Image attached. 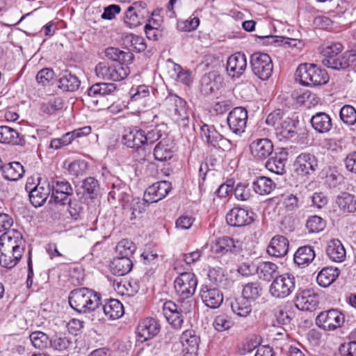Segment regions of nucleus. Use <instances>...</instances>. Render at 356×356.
<instances>
[{"label": "nucleus", "mask_w": 356, "mask_h": 356, "mask_svg": "<svg viewBox=\"0 0 356 356\" xmlns=\"http://www.w3.org/2000/svg\"><path fill=\"white\" fill-rule=\"evenodd\" d=\"M100 294L88 288L82 287L70 292V307L79 313H88L95 310L100 302Z\"/></svg>", "instance_id": "nucleus-1"}, {"label": "nucleus", "mask_w": 356, "mask_h": 356, "mask_svg": "<svg viewBox=\"0 0 356 356\" xmlns=\"http://www.w3.org/2000/svg\"><path fill=\"white\" fill-rule=\"evenodd\" d=\"M296 79L303 86H316L323 85L329 81V76L324 69L314 64L303 63L296 71Z\"/></svg>", "instance_id": "nucleus-2"}, {"label": "nucleus", "mask_w": 356, "mask_h": 356, "mask_svg": "<svg viewBox=\"0 0 356 356\" xmlns=\"http://www.w3.org/2000/svg\"><path fill=\"white\" fill-rule=\"evenodd\" d=\"M164 106L174 114L175 120L182 127L189 122V106L184 99L175 94L168 95L164 99Z\"/></svg>", "instance_id": "nucleus-3"}, {"label": "nucleus", "mask_w": 356, "mask_h": 356, "mask_svg": "<svg viewBox=\"0 0 356 356\" xmlns=\"http://www.w3.org/2000/svg\"><path fill=\"white\" fill-rule=\"evenodd\" d=\"M150 17L146 3L135 1L129 6L124 13L123 21L127 26L133 29L147 22Z\"/></svg>", "instance_id": "nucleus-4"}, {"label": "nucleus", "mask_w": 356, "mask_h": 356, "mask_svg": "<svg viewBox=\"0 0 356 356\" xmlns=\"http://www.w3.org/2000/svg\"><path fill=\"white\" fill-rule=\"evenodd\" d=\"M95 71L98 77L114 81L123 80L129 74V69L127 65L120 63L109 64L108 63L102 62L96 65Z\"/></svg>", "instance_id": "nucleus-5"}, {"label": "nucleus", "mask_w": 356, "mask_h": 356, "mask_svg": "<svg viewBox=\"0 0 356 356\" xmlns=\"http://www.w3.org/2000/svg\"><path fill=\"white\" fill-rule=\"evenodd\" d=\"M295 289V277L291 273L277 276L270 286L269 291L272 296L284 298L289 296Z\"/></svg>", "instance_id": "nucleus-6"}, {"label": "nucleus", "mask_w": 356, "mask_h": 356, "mask_svg": "<svg viewBox=\"0 0 356 356\" xmlns=\"http://www.w3.org/2000/svg\"><path fill=\"white\" fill-rule=\"evenodd\" d=\"M250 65L253 73L262 80L268 79L273 72V63L267 54L254 53L250 57Z\"/></svg>", "instance_id": "nucleus-7"}, {"label": "nucleus", "mask_w": 356, "mask_h": 356, "mask_svg": "<svg viewBox=\"0 0 356 356\" xmlns=\"http://www.w3.org/2000/svg\"><path fill=\"white\" fill-rule=\"evenodd\" d=\"M175 289L182 299L192 296L197 287V280L194 273L185 272L181 273L175 280Z\"/></svg>", "instance_id": "nucleus-8"}, {"label": "nucleus", "mask_w": 356, "mask_h": 356, "mask_svg": "<svg viewBox=\"0 0 356 356\" xmlns=\"http://www.w3.org/2000/svg\"><path fill=\"white\" fill-rule=\"evenodd\" d=\"M344 320V315L341 312L332 309L321 312L316 318V323L324 330H334L341 327Z\"/></svg>", "instance_id": "nucleus-9"}, {"label": "nucleus", "mask_w": 356, "mask_h": 356, "mask_svg": "<svg viewBox=\"0 0 356 356\" xmlns=\"http://www.w3.org/2000/svg\"><path fill=\"white\" fill-rule=\"evenodd\" d=\"M23 243L21 233L15 229L8 230L0 236V248L7 252L12 250L15 254L22 255L24 251Z\"/></svg>", "instance_id": "nucleus-10"}, {"label": "nucleus", "mask_w": 356, "mask_h": 356, "mask_svg": "<svg viewBox=\"0 0 356 356\" xmlns=\"http://www.w3.org/2000/svg\"><path fill=\"white\" fill-rule=\"evenodd\" d=\"M51 184V200L56 204L66 205L67 201L73 195V188L71 184L64 180H53Z\"/></svg>", "instance_id": "nucleus-11"}, {"label": "nucleus", "mask_w": 356, "mask_h": 356, "mask_svg": "<svg viewBox=\"0 0 356 356\" xmlns=\"http://www.w3.org/2000/svg\"><path fill=\"white\" fill-rule=\"evenodd\" d=\"M248 120V111L243 107H236L229 112L227 122L229 129L236 135L245 132Z\"/></svg>", "instance_id": "nucleus-12"}, {"label": "nucleus", "mask_w": 356, "mask_h": 356, "mask_svg": "<svg viewBox=\"0 0 356 356\" xmlns=\"http://www.w3.org/2000/svg\"><path fill=\"white\" fill-rule=\"evenodd\" d=\"M295 303L296 307L300 310L314 311L318 306V295L310 289L299 291L296 295Z\"/></svg>", "instance_id": "nucleus-13"}, {"label": "nucleus", "mask_w": 356, "mask_h": 356, "mask_svg": "<svg viewBox=\"0 0 356 356\" xmlns=\"http://www.w3.org/2000/svg\"><path fill=\"white\" fill-rule=\"evenodd\" d=\"M51 193V184L47 180L38 179V184L29 191V200L35 207L42 206Z\"/></svg>", "instance_id": "nucleus-14"}, {"label": "nucleus", "mask_w": 356, "mask_h": 356, "mask_svg": "<svg viewBox=\"0 0 356 356\" xmlns=\"http://www.w3.org/2000/svg\"><path fill=\"white\" fill-rule=\"evenodd\" d=\"M251 155L258 161L268 159L273 152V145L268 138H258L250 144Z\"/></svg>", "instance_id": "nucleus-15"}, {"label": "nucleus", "mask_w": 356, "mask_h": 356, "mask_svg": "<svg viewBox=\"0 0 356 356\" xmlns=\"http://www.w3.org/2000/svg\"><path fill=\"white\" fill-rule=\"evenodd\" d=\"M160 324L153 318L141 320L136 327V334L141 341L152 339L160 332Z\"/></svg>", "instance_id": "nucleus-16"}, {"label": "nucleus", "mask_w": 356, "mask_h": 356, "mask_svg": "<svg viewBox=\"0 0 356 356\" xmlns=\"http://www.w3.org/2000/svg\"><path fill=\"white\" fill-rule=\"evenodd\" d=\"M252 215V212H249L243 208L234 207L227 213L226 220L231 226L243 227L253 222Z\"/></svg>", "instance_id": "nucleus-17"}, {"label": "nucleus", "mask_w": 356, "mask_h": 356, "mask_svg": "<svg viewBox=\"0 0 356 356\" xmlns=\"http://www.w3.org/2000/svg\"><path fill=\"white\" fill-rule=\"evenodd\" d=\"M184 356H197L200 338L193 330H185L180 337Z\"/></svg>", "instance_id": "nucleus-18"}, {"label": "nucleus", "mask_w": 356, "mask_h": 356, "mask_svg": "<svg viewBox=\"0 0 356 356\" xmlns=\"http://www.w3.org/2000/svg\"><path fill=\"white\" fill-rule=\"evenodd\" d=\"M200 296L204 305L211 309L218 308L223 302V294L217 288L203 285Z\"/></svg>", "instance_id": "nucleus-19"}, {"label": "nucleus", "mask_w": 356, "mask_h": 356, "mask_svg": "<svg viewBox=\"0 0 356 356\" xmlns=\"http://www.w3.org/2000/svg\"><path fill=\"white\" fill-rule=\"evenodd\" d=\"M171 188V184L167 181L154 183L145 191V200L150 203L157 202L164 198Z\"/></svg>", "instance_id": "nucleus-20"}, {"label": "nucleus", "mask_w": 356, "mask_h": 356, "mask_svg": "<svg viewBox=\"0 0 356 356\" xmlns=\"http://www.w3.org/2000/svg\"><path fill=\"white\" fill-rule=\"evenodd\" d=\"M247 67V59L245 54L240 52L231 55L227 61V72L232 78H238Z\"/></svg>", "instance_id": "nucleus-21"}, {"label": "nucleus", "mask_w": 356, "mask_h": 356, "mask_svg": "<svg viewBox=\"0 0 356 356\" xmlns=\"http://www.w3.org/2000/svg\"><path fill=\"white\" fill-rule=\"evenodd\" d=\"M355 61H356V51L352 50L332 58H323L322 63L329 68L339 70L348 67L350 63Z\"/></svg>", "instance_id": "nucleus-22"}, {"label": "nucleus", "mask_w": 356, "mask_h": 356, "mask_svg": "<svg viewBox=\"0 0 356 356\" xmlns=\"http://www.w3.org/2000/svg\"><path fill=\"white\" fill-rule=\"evenodd\" d=\"M295 165L298 173L308 175L316 170L318 161L314 154L302 153L296 158Z\"/></svg>", "instance_id": "nucleus-23"}, {"label": "nucleus", "mask_w": 356, "mask_h": 356, "mask_svg": "<svg viewBox=\"0 0 356 356\" xmlns=\"http://www.w3.org/2000/svg\"><path fill=\"white\" fill-rule=\"evenodd\" d=\"M289 251V241L281 235L275 236L267 248V252L275 257L285 256Z\"/></svg>", "instance_id": "nucleus-24"}, {"label": "nucleus", "mask_w": 356, "mask_h": 356, "mask_svg": "<svg viewBox=\"0 0 356 356\" xmlns=\"http://www.w3.org/2000/svg\"><path fill=\"white\" fill-rule=\"evenodd\" d=\"M123 141L128 147L145 149V130L134 129L130 131L124 135Z\"/></svg>", "instance_id": "nucleus-25"}, {"label": "nucleus", "mask_w": 356, "mask_h": 356, "mask_svg": "<svg viewBox=\"0 0 356 356\" xmlns=\"http://www.w3.org/2000/svg\"><path fill=\"white\" fill-rule=\"evenodd\" d=\"M327 257L333 261L342 262L346 257V250L339 239H332L328 241L326 247Z\"/></svg>", "instance_id": "nucleus-26"}, {"label": "nucleus", "mask_w": 356, "mask_h": 356, "mask_svg": "<svg viewBox=\"0 0 356 356\" xmlns=\"http://www.w3.org/2000/svg\"><path fill=\"white\" fill-rule=\"evenodd\" d=\"M201 136L208 144L216 148H220V144L227 142V140L216 130L213 126L205 124L201 127Z\"/></svg>", "instance_id": "nucleus-27"}, {"label": "nucleus", "mask_w": 356, "mask_h": 356, "mask_svg": "<svg viewBox=\"0 0 356 356\" xmlns=\"http://www.w3.org/2000/svg\"><path fill=\"white\" fill-rule=\"evenodd\" d=\"M310 122L312 127L320 134L327 133L332 127L331 118L324 112L316 113L312 117Z\"/></svg>", "instance_id": "nucleus-28"}, {"label": "nucleus", "mask_w": 356, "mask_h": 356, "mask_svg": "<svg viewBox=\"0 0 356 356\" xmlns=\"http://www.w3.org/2000/svg\"><path fill=\"white\" fill-rule=\"evenodd\" d=\"M0 143L22 145L25 140L23 136L8 126L0 127Z\"/></svg>", "instance_id": "nucleus-29"}, {"label": "nucleus", "mask_w": 356, "mask_h": 356, "mask_svg": "<svg viewBox=\"0 0 356 356\" xmlns=\"http://www.w3.org/2000/svg\"><path fill=\"white\" fill-rule=\"evenodd\" d=\"M110 267L113 275L122 276L131 271L133 262L129 257H117L111 261Z\"/></svg>", "instance_id": "nucleus-30"}, {"label": "nucleus", "mask_w": 356, "mask_h": 356, "mask_svg": "<svg viewBox=\"0 0 356 356\" xmlns=\"http://www.w3.org/2000/svg\"><path fill=\"white\" fill-rule=\"evenodd\" d=\"M117 90V86L113 83L99 82L92 85L88 89V95L92 97H102L113 95Z\"/></svg>", "instance_id": "nucleus-31"}, {"label": "nucleus", "mask_w": 356, "mask_h": 356, "mask_svg": "<svg viewBox=\"0 0 356 356\" xmlns=\"http://www.w3.org/2000/svg\"><path fill=\"white\" fill-rule=\"evenodd\" d=\"M316 254L313 247L305 245L300 247L294 254L293 260L299 266H308L314 259Z\"/></svg>", "instance_id": "nucleus-32"}, {"label": "nucleus", "mask_w": 356, "mask_h": 356, "mask_svg": "<svg viewBox=\"0 0 356 356\" xmlns=\"http://www.w3.org/2000/svg\"><path fill=\"white\" fill-rule=\"evenodd\" d=\"M81 81L79 78L68 71L60 74L58 81V88L65 92H74L79 89Z\"/></svg>", "instance_id": "nucleus-33"}, {"label": "nucleus", "mask_w": 356, "mask_h": 356, "mask_svg": "<svg viewBox=\"0 0 356 356\" xmlns=\"http://www.w3.org/2000/svg\"><path fill=\"white\" fill-rule=\"evenodd\" d=\"M280 140H289L296 136V127L293 121L289 117H285L282 122L275 129Z\"/></svg>", "instance_id": "nucleus-34"}, {"label": "nucleus", "mask_w": 356, "mask_h": 356, "mask_svg": "<svg viewBox=\"0 0 356 356\" xmlns=\"http://www.w3.org/2000/svg\"><path fill=\"white\" fill-rule=\"evenodd\" d=\"M287 152L275 153L274 156L270 158L266 163V167L270 171L283 175L285 172V163Z\"/></svg>", "instance_id": "nucleus-35"}, {"label": "nucleus", "mask_w": 356, "mask_h": 356, "mask_svg": "<svg viewBox=\"0 0 356 356\" xmlns=\"http://www.w3.org/2000/svg\"><path fill=\"white\" fill-rule=\"evenodd\" d=\"M103 311L105 316L109 320L118 319L124 314V307L122 304L116 299L108 300L103 306Z\"/></svg>", "instance_id": "nucleus-36"}, {"label": "nucleus", "mask_w": 356, "mask_h": 356, "mask_svg": "<svg viewBox=\"0 0 356 356\" xmlns=\"http://www.w3.org/2000/svg\"><path fill=\"white\" fill-rule=\"evenodd\" d=\"M3 177L9 181H17L22 177L24 173L23 165L19 162H11L3 165L2 168Z\"/></svg>", "instance_id": "nucleus-37"}, {"label": "nucleus", "mask_w": 356, "mask_h": 356, "mask_svg": "<svg viewBox=\"0 0 356 356\" xmlns=\"http://www.w3.org/2000/svg\"><path fill=\"white\" fill-rule=\"evenodd\" d=\"M236 245L233 238L229 236L218 238L215 243L211 245L212 251L218 254L223 255L228 252L235 251Z\"/></svg>", "instance_id": "nucleus-38"}, {"label": "nucleus", "mask_w": 356, "mask_h": 356, "mask_svg": "<svg viewBox=\"0 0 356 356\" xmlns=\"http://www.w3.org/2000/svg\"><path fill=\"white\" fill-rule=\"evenodd\" d=\"M231 308L237 316L246 317L252 312V302L241 296L231 301Z\"/></svg>", "instance_id": "nucleus-39"}, {"label": "nucleus", "mask_w": 356, "mask_h": 356, "mask_svg": "<svg viewBox=\"0 0 356 356\" xmlns=\"http://www.w3.org/2000/svg\"><path fill=\"white\" fill-rule=\"evenodd\" d=\"M339 270L337 268H323L318 274L316 281L323 287L330 286L339 277Z\"/></svg>", "instance_id": "nucleus-40"}, {"label": "nucleus", "mask_w": 356, "mask_h": 356, "mask_svg": "<svg viewBox=\"0 0 356 356\" xmlns=\"http://www.w3.org/2000/svg\"><path fill=\"white\" fill-rule=\"evenodd\" d=\"M277 266L272 262H262L256 268V272L260 278L270 281L274 277L278 276Z\"/></svg>", "instance_id": "nucleus-41"}, {"label": "nucleus", "mask_w": 356, "mask_h": 356, "mask_svg": "<svg viewBox=\"0 0 356 356\" xmlns=\"http://www.w3.org/2000/svg\"><path fill=\"white\" fill-rule=\"evenodd\" d=\"M252 188L259 195H267L275 188V184L268 177H259L253 181Z\"/></svg>", "instance_id": "nucleus-42"}, {"label": "nucleus", "mask_w": 356, "mask_h": 356, "mask_svg": "<svg viewBox=\"0 0 356 356\" xmlns=\"http://www.w3.org/2000/svg\"><path fill=\"white\" fill-rule=\"evenodd\" d=\"M336 203L343 212L352 213L356 210V199L350 193H343L337 196Z\"/></svg>", "instance_id": "nucleus-43"}, {"label": "nucleus", "mask_w": 356, "mask_h": 356, "mask_svg": "<svg viewBox=\"0 0 356 356\" xmlns=\"http://www.w3.org/2000/svg\"><path fill=\"white\" fill-rule=\"evenodd\" d=\"M154 156L156 160L165 161L173 156V151L168 144L167 140H161L154 149Z\"/></svg>", "instance_id": "nucleus-44"}, {"label": "nucleus", "mask_w": 356, "mask_h": 356, "mask_svg": "<svg viewBox=\"0 0 356 356\" xmlns=\"http://www.w3.org/2000/svg\"><path fill=\"white\" fill-rule=\"evenodd\" d=\"M261 292L262 288L259 282H249L243 286L242 296L252 302L261 296Z\"/></svg>", "instance_id": "nucleus-45"}, {"label": "nucleus", "mask_w": 356, "mask_h": 356, "mask_svg": "<svg viewBox=\"0 0 356 356\" xmlns=\"http://www.w3.org/2000/svg\"><path fill=\"white\" fill-rule=\"evenodd\" d=\"M0 248V265L4 268H11L17 265L22 255L15 254V252L10 250L7 252Z\"/></svg>", "instance_id": "nucleus-46"}, {"label": "nucleus", "mask_w": 356, "mask_h": 356, "mask_svg": "<svg viewBox=\"0 0 356 356\" xmlns=\"http://www.w3.org/2000/svg\"><path fill=\"white\" fill-rule=\"evenodd\" d=\"M32 345L38 349L43 350L51 344V339L48 335L41 331L33 332L29 336Z\"/></svg>", "instance_id": "nucleus-47"}, {"label": "nucleus", "mask_w": 356, "mask_h": 356, "mask_svg": "<svg viewBox=\"0 0 356 356\" xmlns=\"http://www.w3.org/2000/svg\"><path fill=\"white\" fill-rule=\"evenodd\" d=\"M216 79H220V77L216 76L214 73H208L204 75L201 79L202 91L205 94H209L218 89Z\"/></svg>", "instance_id": "nucleus-48"}, {"label": "nucleus", "mask_w": 356, "mask_h": 356, "mask_svg": "<svg viewBox=\"0 0 356 356\" xmlns=\"http://www.w3.org/2000/svg\"><path fill=\"white\" fill-rule=\"evenodd\" d=\"M289 309L290 306L287 305H282L275 309V316L279 323L287 325L291 322L293 312Z\"/></svg>", "instance_id": "nucleus-49"}, {"label": "nucleus", "mask_w": 356, "mask_h": 356, "mask_svg": "<svg viewBox=\"0 0 356 356\" xmlns=\"http://www.w3.org/2000/svg\"><path fill=\"white\" fill-rule=\"evenodd\" d=\"M326 226V222L318 216H309L306 222V227L309 233H318L323 231Z\"/></svg>", "instance_id": "nucleus-50"}, {"label": "nucleus", "mask_w": 356, "mask_h": 356, "mask_svg": "<svg viewBox=\"0 0 356 356\" xmlns=\"http://www.w3.org/2000/svg\"><path fill=\"white\" fill-rule=\"evenodd\" d=\"M72 345V340L65 335L55 336L51 339L50 347L59 352L67 350Z\"/></svg>", "instance_id": "nucleus-51"}, {"label": "nucleus", "mask_w": 356, "mask_h": 356, "mask_svg": "<svg viewBox=\"0 0 356 356\" xmlns=\"http://www.w3.org/2000/svg\"><path fill=\"white\" fill-rule=\"evenodd\" d=\"M124 42H126L127 45H129L132 50L137 52L143 51L147 47L144 38L134 34L127 35L124 38Z\"/></svg>", "instance_id": "nucleus-52"}, {"label": "nucleus", "mask_w": 356, "mask_h": 356, "mask_svg": "<svg viewBox=\"0 0 356 356\" xmlns=\"http://www.w3.org/2000/svg\"><path fill=\"white\" fill-rule=\"evenodd\" d=\"M340 119L348 125H353L356 122V110L350 105H344L340 110Z\"/></svg>", "instance_id": "nucleus-53"}, {"label": "nucleus", "mask_w": 356, "mask_h": 356, "mask_svg": "<svg viewBox=\"0 0 356 356\" xmlns=\"http://www.w3.org/2000/svg\"><path fill=\"white\" fill-rule=\"evenodd\" d=\"M82 187L84 193H87L90 198L92 199L97 195L99 184L97 180L94 177H89L86 178L83 182Z\"/></svg>", "instance_id": "nucleus-54"}, {"label": "nucleus", "mask_w": 356, "mask_h": 356, "mask_svg": "<svg viewBox=\"0 0 356 356\" xmlns=\"http://www.w3.org/2000/svg\"><path fill=\"white\" fill-rule=\"evenodd\" d=\"M36 80L43 86L51 85L54 81V72L50 68H44L38 72Z\"/></svg>", "instance_id": "nucleus-55"}, {"label": "nucleus", "mask_w": 356, "mask_h": 356, "mask_svg": "<svg viewBox=\"0 0 356 356\" xmlns=\"http://www.w3.org/2000/svg\"><path fill=\"white\" fill-rule=\"evenodd\" d=\"M136 250L135 245L129 240L124 239L120 241L116 246V251L120 257H129Z\"/></svg>", "instance_id": "nucleus-56"}, {"label": "nucleus", "mask_w": 356, "mask_h": 356, "mask_svg": "<svg viewBox=\"0 0 356 356\" xmlns=\"http://www.w3.org/2000/svg\"><path fill=\"white\" fill-rule=\"evenodd\" d=\"M213 327L218 332H222L231 328L234 323L231 318L227 315L222 314L217 316L213 321Z\"/></svg>", "instance_id": "nucleus-57"}, {"label": "nucleus", "mask_w": 356, "mask_h": 356, "mask_svg": "<svg viewBox=\"0 0 356 356\" xmlns=\"http://www.w3.org/2000/svg\"><path fill=\"white\" fill-rule=\"evenodd\" d=\"M63 107V102L60 97L50 99L47 104H43L42 109L48 114H53L55 111L61 110Z\"/></svg>", "instance_id": "nucleus-58"}, {"label": "nucleus", "mask_w": 356, "mask_h": 356, "mask_svg": "<svg viewBox=\"0 0 356 356\" xmlns=\"http://www.w3.org/2000/svg\"><path fill=\"white\" fill-rule=\"evenodd\" d=\"M149 202H146L145 197L143 200L139 198L133 199L130 204V210L131 211V219L136 218L138 215L141 214L145 211L146 204Z\"/></svg>", "instance_id": "nucleus-59"}, {"label": "nucleus", "mask_w": 356, "mask_h": 356, "mask_svg": "<svg viewBox=\"0 0 356 356\" xmlns=\"http://www.w3.org/2000/svg\"><path fill=\"white\" fill-rule=\"evenodd\" d=\"M69 173L76 177L83 175L87 170L86 163L82 161H74L68 166Z\"/></svg>", "instance_id": "nucleus-60"}, {"label": "nucleus", "mask_w": 356, "mask_h": 356, "mask_svg": "<svg viewBox=\"0 0 356 356\" xmlns=\"http://www.w3.org/2000/svg\"><path fill=\"white\" fill-rule=\"evenodd\" d=\"M343 50V45L339 42H334L325 46L322 54L325 56L324 58H332L337 57V55Z\"/></svg>", "instance_id": "nucleus-61"}, {"label": "nucleus", "mask_w": 356, "mask_h": 356, "mask_svg": "<svg viewBox=\"0 0 356 356\" xmlns=\"http://www.w3.org/2000/svg\"><path fill=\"white\" fill-rule=\"evenodd\" d=\"M284 118V113L280 109H277L267 116L266 122L275 129L282 122Z\"/></svg>", "instance_id": "nucleus-62"}, {"label": "nucleus", "mask_w": 356, "mask_h": 356, "mask_svg": "<svg viewBox=\"0 0 356 356\" xmlns=\"http://www.w3.org/2000/svg\"><path fill=\"white\" fill-rule=\"evenodd\" d=\"M234 195L237 200H248L251 196L250 189L245 184L238 183L234 188Z\"/></svg>", "instance_id": "nucleus-63"}, {"label": "nucleus", "mask_w": 356, "mask_h": 356, "mask_svg": "<svg viewBox=\"0 0 356 356\" xmlns=\"http://www.w3.org/2000/svg\"><path fill=\"white\" fill-rule=\"evenodd\" d=\"M67 211H69L70 216L75 220H76L83 211L82 204L76 200H72V197L69 198V200L67 201Z\"/></svg>", "instance_id": "nucleus-64"}]
</instances>
